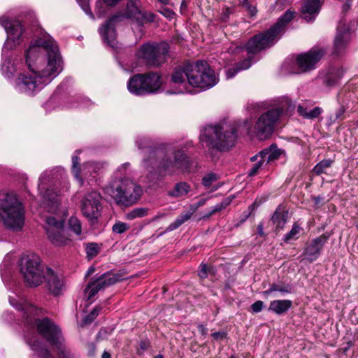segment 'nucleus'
<instances>
[{"label": "nucleus", "instance_id": "obj_57", "mask_svg": "<svg viewBox=\"0 0 358 358\" xmlns=\"http://www.w3.org/2000/svg\"><path fill=\"white\" fill-rule=\"evenodd\" d=\"M89 355L92 357L95 354L96 347L94 344L91 343L88 346Z\"/></svg>", "mask_w": 358, "mask_h": 358}, {"label": "nucleus", "instance_id": "obj_50", "mask_svg": "<svg viewBox=\"0 0 358 358\" xmlns=\"http://www.w3.org/2000/svg\"><path fill=\"white\" fill-rule=\"evenodd\" d=\"M12 23L13 22L6 16H1L0 17V24L3 27L6 31L9 28Z\"/></svg>", "mask_w": 358, "mask_h": 358}, {"label": "nucleus", "instance_id": "obj_39", "mask_svg": "<svg viewBox=\"0 0 358 358\" xmlns=\"http://www.w3.org/2000/svg\"><path fill=\"white\" fill-rule=\"evenodd\" d=\"M240 5L245 8L250 17H254L257 13L255 5H253L249 0H240Z\"/></svg>", "mask_w": 358, "mask_h": 358}, {"label": "nucleus", "instance_id": "obj_44", "mask_svg": "<svg viewBox=\"0 0 358 358\" xmlns=\"http://www.w3.org/2000/svg\"><path fill=\"white\" fill-rule=\"evenodd\" d=\"M72 172L75 177L78 179L80 178V168L78 166L80 163V158L78 156H73L72 157Z\"/></svg>", "mask_w": 358, "mask_h": 358}, {"label": "nucleus", "instance_id": "obj_8", "mask_svg": "<svg viewBox=\"0 0 358 358\" xmlns=\"http://www.w3.org/2000/svg\"><path fill=\"white\" fill-rule=\"evenodd\" d=\"M0 219L9 229H22L24 223V208L14 193L0 192Z\"/></svg>", "mask_w": 358, "mask_h": 358}, {"label": "nucleus", "instance_id": "obj_35", "mask_svg": "<svg viewBox=\"0 0 358 358\" xmlns=\"http://www.w3.org/2000/svg\"><path fill=\"white\" fill-rule=\"evenodd\" d=\"M148 209L146 208H136L126 214L127 220H134L137 217H143L148 215Z\"/></svg>", "mask_w": 358, "mask_h": 358}, {"label": "nucleus", "instance_id": "obj_2", "mask_svg": "<svg viewBox=\"0 0 358 358\" xmlns=\"http://www.w3.org/2000/svg\"><path fill=\"white\" fill-rule=\"evenodd\" d=\"M294 15L295 12L287 10L270 28L255 34L245 45H231L228 50L229 53L237 55L245 50L248 55L247 58L237 63L235 66L226 71L227 78H232L239 71L249 69L255 55L273 46L285 33L287 27L293 20Z\"/></svg>", "mask_w": 358, "mask_h": 358}, {"label": "nucleus", "instance_id": "obj_3", "mask_svg": "<svg viewBox=\"0 0 358 358\" xmlns=\"http://www.w3.org/2000/svg\"><path fill=\"white\" fill-rule=\"evenodd\" d=\"M139 150L148 149V157L143 159V166H157L158 168L173 173L176 169L182 171H193V162L182 149H176L173 144L162 143L152 147L150 139L141 137L136 141Z\"/></svg>", "mask_w": 358, "mask_h": 358}, {"label": "nucleus", "instance_id": "obj_26", "mask_svg": "<svg viewBox=\"0 0 358 358\" xmlns=\"http://www.w3.org/2000/svg\"><path fill=\"white\" fill-rule=\"evenodd\" d=\"M344 73L342 69H333L328 73L324 80V84L328 87H333L336 85L341 78Z\"/></svg>", "mask_w": 358, "mask_h": 358}, {"label": "nucleus", "instance_id": "obj_29", "mask_svg": "<svg viewBox=\"0 0 358 358\" xmlns=\"http://www.w3.org/2000/svg\"><path fill=\"white\" fill-rule=\"evenodd\" d=\"M6 33L9 35L12 39H19L23 33V28L20 21H14L10 25L9 28L6 30Z\"/></svg>", "mask_w": 358, "mask_h": 358}, {"label": "nucleus", "instance_id": "obj_21", "mask_svg": "<svg viewBox=\"0 0 358 358\" xmlns=\"http://www.w3.org/2000/svg\"><path fill=\"white\" fill-rule=\"evenodd\" d=\"M350 41V29L344 20H341L337 27L334 43V54L339 55L343 52Z\"/></svg>", "mask_w": 358, "mask_h": 358}, {"label": "nucleus", "instance_id": "obj_4", "mask_svg": "<svg viewBox=\"0 0 358 358\" xmlns=\"http://www.w3.org/2000/svg\"><path fill=\"white\" fill-rule=\"evenodd\" d=\"M217 83L214 71L206 61L187 62L173 69L171 83L175 90L170 94H183L189 92L188 85L203 90L209 89Z\"/></svg>", "mask_w": 358, "mask_h": 358}, {"label": "nucleus", "instance_id": "obj_7", "mask_svg": "<svg viewBox=\"0 0 358 358\" xmlns=\"http://www.w3.org/2000/svg\"><path fill=\"white\" fill-rule=\"evenodd\" d=\"M17 308L22 313V317L27 326L36 328L51 345H56L61 341H64L59 328L48 317L37 318L38 310L35 306L29 303L17 305Z\"/></svg>", "mask_w": 358, "mask_h": 358}, {"label": "nucleus", "instance_id": "obj_14", "mask_svg": "<svg viewBox=\"0 0 358 358\" xmlns=\"http://www.w3.org/2000/svg\"><path fill=\"white\" fill-rule=\"evenodd\" d=\"M64 220L54 216L45 219V229L50 241L56 246H64L71 242L68 231L64 229Z\"/></svg>", "mask_w": 358, "mask_h": 358}, {"label": "nucleus", "instance_id": "obj_28", "mask_svg": "<svg viewBox=\"0 0 358 358\" xmlns=\"http://www.w3.org/2000/svg\"><path fill=\"white\" fill-rule=\"evenodd\" d=\"M292 286L289 283H273L268 289L264 291L263 294L268 296L273 292H279L282 294H289L292 291Z\"/></svg>", "mask_w": 358, "mask_h": 358}, {"label": "nucleus", "instance_id": "obj_30", "mask_svg": "<svg viewBox=\"0 0 358 358\" xmlns=\"http://www.w3.org/2000/svg\"><path fill=\"white\" fill-rule=\"evenodd\" d=\"M192 213L191 212H187L185 214L180 215L176 219V220L173 222L169 225V227L166 229L164 232L171 231L178 229L183 223L189 220L190 217H192Z\"/></svg>", "mask_w": 358, "mask_h": 358}, {"label": "nucleus", "instance_id": "obj_55", "mask_svg": "<svg viewBox=\"0 0 358 358\" xmlns=\"http://www.w3.org/2000/svg\"><path fill=\"white\" fill-rule=\"evenodd\" d=\"M268 148L265 149L259 153V156L261 157V159H264V162L266 160L267 161V157L268 156Z\"/></svg>", "mask_w": 358, "mask_h": 358}, {"label": "nucleus", "instance_id": "obj_47", "mask_svg": "<svg viewBox=\"0 0 358 358\" xmlns=\"http://www.w3.org/2000/svg\"><path fill=\"white\" fill-rule=\"evenodd\" d=\"M263 164H264V159H260L256 164H255L253 165V166L252 167V169L250 170L249 176H255L258 173L260 168L262 166Z\"/></svg>", "mask_w": 358, "mask_h": 358}, {"label": "nucleus", "instance_id": "obj_42", "mask_svg": "<svg viewBox=\"0 0 358 358\" xmlns=\"http://www.w3.org/2000/svg\"><path fill=\"white\" fill-rule=\"evenodd\" d=\"M99 306L95 307L84 319L83 322L85 324L91 323L98 315L101 310Z\"/></svg>", "mask_w": 358, "mask_h": 358}, {"label": "nucleus", "instance_id": "obj_48", "mask_svg": "<svg viewBox=\"0 0 358 358\" xmlns=\"http://www.w3.org/2000/svg\"><path fill=\"white\" fill-rule=\"evenodd\" d=\"M159 12L164 17L169 19L173 18L175 15V13L172 10L164 6H162V8L159 10Z\"/></svg>", "mask_w": 358, "mask_h": 358}, {"label": "nucleus", "instance_id": "obj_34", "mask_svg": "<svg viewBox=\"0 0 358 358\" xmlns=\"http://www.w3.org/2000/svg\"><path fill=\"white\" fill-rule=\"evenodd\" d=\"M301 230V227L300 225L295 222L292 229L284 236L283 241L284 242L288 243L292 240H296L299 238V234Z\"/></svg>", "mask_w": 358, "mask_h": 358}, {"label": "nucleus", "instance_id": "obj_15", "mask_svg": "<svg viewBox=\"0 0 358 358\" xmlns=\"http://www.w3.org/2000/svg\"><path fill=\"white\" fill-rule=\"evenodd\" d=\"M52 176V171H44L39 178L38 188L43 199L44 207L48 212L55 213L60 205L59 196L53 188H49L46 184V181H49Z\"/></svg>", "mask_w": 358, "mask_h": 358}, {"label": "nucleus", "instance_id": "obj_41", "mask_svg": "<svg viewBox=\"0 0 358 358\" xmlns=\"http://www.w3.org/2000/svg\"><path fill=\"white\" fill-rule=\"evenodd\" d=\"M129 225L127 223L120 221L116 222L112 227V230L116 234H122L129 229Z\"/></svg>", "mask_w": 358, "mask_h": 358}, {"label": "nucleus", "instance_id": "obj_64", "mask_svg": "<svg viewBox=\"0 0 358 358\" xmlns=\"http://www.w3.org/2000/svg\"><path fill=\"white\" fill-rule=\"evenodd\" d=\"M94 271V268L93 267H90L89 269H88V271H87V275H90L91 273H92Z\"/></svg>", "mask_w": 358, "mask_h": 358}, {"label": "nucleus", "instance_id": "obj_45", "mask_svg": "<svg viewBox=\"0 0 358 358\" xmlns=\"http://www.w3.org/2000/svg\"><path fill=\"white\" fill-rule=\"evenodd\" d=\"M322 113V109L316 106L313 109L308 111V114L306 115V119L313 120L318 117Z\"/></svg>", "mask_w": 358, "mask_h": 358}, {"label": "nucleus", "instance_id": "obj_12", "mask_svg": "<svg viewBox=\"0 0 358 358\" xmlns=\"http://www.w3.org/2000/svg\"><path fill=\"white\" fill-rule=\"evenodd\" d=\"M161 77L157 72L138 73L129 78L127 89L130 93L143 96L157 92L161 87Z\"/></svg>", "mask_w": 358, "mask_h": 358}, {"label": "nucleus", "instance_id": "obj_61", "mask_svg": "<svg viewBox=\"0 0 358 358\" xmlns=\"http://www.w3.org/2000/svg\"><path fill=\"white\" fill-rule=\"evenodd\" d=\"M350 2H348L347 1L345 4L343 5V12H346L348 10V9L350 8Z\"/></svg>", "mask_w": 358, "mask_h": 358}, {"label": "nucleus", "instance_id": "obj_27", "mask_svg": "<svg viewBox=\"0 0 358 358\" xmlns=\"http://www.w3.org/2000/svg\"><path fill=\"white\" fill-rule=\"evenodd\" d=\"M190 185L185 182H180L175 185L174 188L169 192L172 197H181L185 196L190 191Z\"/></svg>", "mask_w": 358, "mask_h": 358}, {"label": "nucleus", "instance_id": "obj_63", "mask_svg": "<svg viewBox=\"0 0 358 358\" xmlns=\"http://www.w3.org/2000/svg\"><path fill=\"white\" fill-rule=\"evenodd\" d=\"M187 8V3L185 1H182L180 5V8Z\"/></svg>", "mask_w": 358, "mask_h": 358}, {"label": "nucleus", "instance_id": "obj_10", "mask_svg": "<svg viewBox=\"0 0 358 358\" xmlns=\"http://www.w3.org/2000/svg\"><path fill=\"white\" fill-rule=\"evenodd\" d=\"M169 52V45L166 42L147 43L140 47L137 55L147 67L157 68L166 62Z\"/></svg>", "mask_w": 358, "mask_h": 358}, {"label": "nucleus", "instance_id": "obj_1", "mask_svg": "<svg viewBox=\"0 0 358 358\" xmlns=\"http://www.w3.org/2000/svg\"><path fill=\"white\" fill-rule=\"evenodd\" d=\"M25 57L31 74L21 73L17 78V88L22 93L33 95L62 70L59 48L52 39L36 40L29 46Z\"/></svg>", "mask_w": 358, "mask_h": 358}, {"label": "nucleus", "instance_id": "obj_43", "mask_svg": "<svg viewBox=\"0 0 358 358\" xmlns=\"http://www.w3.org/2000/svg\"><path fill=\"white\" fill-rule=\"evenodd\" d=\"M217 179V175L213 173H208L206 175L202 178V184L207 187H209L213 182L216 181Z\"/></svg>", "mask_w": 358, "mask_h": 358}, {"label": "nucleus", "instance_id": "obj_51", "mask_svg": "<svg viewBox=\"0 0 358 358\" xmlns=\"http://www.w3.org/2000/svg\"><path fill=\"white\" fill-rule=\"evenodd\" d=\"M198 275L201 279H205L208 276V268L206 264H201L198 271Z\"/></svg>", "mask_w": 358, "mask_h": 358}, {"label": "nucleus", "instance_id": "obj_59", "mask_svg": "<svg viewBox=\"0 0 358 358\" xmlns=\"http://www.w3.org/2000/svg\"><path fill=\"white\" fill-rule=\"evenodd\" d=\"M206 199H204V198H202V199H200L197 203H196V208H199V207H201L202 206H203L206 202Z\"/></svg>", "mask_w": 358, "mask_h": 358}, {"label": "nucleus", "instance_id": "obj_17", "mask_svg": "<svg viewBox=\"0 0 358 358\" xmlns=\"http://www.w3.org/2000/svg\"><path fill=\"white\" fill-rule=\"evenodd\" d=\"M101 194L96 191L87 192L82 199L81 211L83 215L92 223L100 217Z\"/></svg>", "mask_w": 358, "mask_h": 358}, {"label": "nucleus", "instance_id": "obj_58", "mask_svg": "<svg viewBox=\"0 0 358 358\" xmlns=\"http://www.w3.org/2000/svg\"><path fill=\"white\" fill-rule=\"evenodd\" d=\"M199 331L201 333V334L205 335L207 334V329L203 324H199L198 326Z\"/></svg>", "mask_w": 358, "mask_h": 358}, {"label": "nucleus", "instance_id": "obj_24", "mask_svg": "<svg viewBox=\"0 0 358 358\" xmlns=\"http://www.w3.org/2000/svg\"><path fill=\"white\" fill-rule=\"evenodd\" d=\"M288 218V211L285 208L279 205L275 210L271 220L275 225V231L283 229Z\"/></svg>", "mask_w": 358, "mask_h": 358}, {"label": "nucleus", "instance_id": "obj_46", "mask_svg": "<svg viewBox=\"0 0 358 358\" xmlns=\"http://www.w3.org/2000/svg\"><path fill=\"white\" fill-rule=\"evenodd\" d=\"M264 308V303L262 301H257L250 306V310L252 313L261 312Z\"/></svg>", "mask_w": 358, "mask_h": 358}, {"label": "nucleus", "instance_id": "obj_22", "mask_svg": "<svg viewBox=\"0 0 358 358\" xmlns=\"http://www.w3.org/2000/svg\"><path fill=\"white\" fill-rule=\"evenodd\" d=\"M321 2L320 0H304L301 8V17L308 22H313L318 15Z\"/></svg>", "mask_w": 358, "mask_h": 358}, {"label": "nucleus", "instance_id": "obj_53", "mask_svg": "<svg viewBox=\"0 0 358 358\" xmlns=\"http://www.w3.org/2000/svg\"><path fill=\"white\" fill-rule=\"evenodd\" d=\"M211 336L215 340H223L227 337V333L224 331H217L213 333Z\"/></svg>", "mask_w": 358, "mask_h": 358}, {"label": "nucleus", "instance_id": "obj_52", "mask_svg": "<svg viewBox=\"0 0 358 358\" xmlns=\"http://www.w3.org/2000/svg\"><path fill=\"white\" fill-rule=\"evenodd\" d=\"M81 6L84 11L89 15L92 18H94L93 13L91 12L89 6L88 1L87 0H83L81 3Z\"/></svg>", "mask_w": 358, "mask_h": 358}, {"label": "nucleus", "instance_id": "obj_11", "mask_svg": "<svg viewBox=\"0 0 358 358\" xmlns=\"http://www.w3.org/2000/svg\"><path fill=\"white\" fill-rule=\"evenodd\" d=\"M109 191L116 203L124 206H129L136 203L142 194L141 187L128 178L115 182Z\"/></svg>", "mask_w": 358, "mask_h": 358}, {"label": "nucleus", "instance_id": "obj_36", "mask_svg": "<svg viewBox=\"0 0 358 358\" xmlns=\"http://www.w3.org/2000/svg\"><path fill=\"white\" fill-rule=\"evenodd\" d=\"M345 108L343 106H341L334 113L331 115L329 117V124H332L337 121H341L345 119Z\"/></svg>", "mask_w": 358, "mask_h": 358}, {"label": "nucleus", "instance_id": "obj_13", "mask_svg": "<svg viewBox=\"0 0 358 358\" xmlns=\"http://www.w3.org/2000/svg\"><path fill=\"white\" fill-rule=\"evenodd\" d=\"M283 111L284 106H281L271 108L259 117L255 124V132L259 139H266L272 134Z\"/></svg>", "mask_w": 358, "mask_h": 358}, {"label": "nucleus", "instance_id": "obj_16", "mask_svg": "<svg viewBox=\"0 0 358 358\" xmlns=\"http://www.w3.org/2000/svg\"><path fill=\"white\" fill-rule=\"evenodd\" d=\"M120 280V275L111 272H106L96 279H90L85 289L87 299L92 300L99 291L103 290Z\"/></svg>", "mask_w": 358, "mask_h": 358}, {"label": "nucleus", "instance_id": "obj_31", "mask_svg": "<svg viewBox=\"0 0 358 358\" xmlns=\"http://www.w3.org/2000/svg\"><path fill=\"white\" fill-rule=\"evenodd\" d=\"M231 198H225L221 203H217L215 206L212 207L210 210L207 214L203 216V218L208 219L211 215L215 214L216 213L220 211L222 209H224L231 203Z\"/></svg>", "mask_w": 358, "mask_h": 358}, {"label": "nucleus", "instance_id": "obj_5", "mask_svg": "<svg viewBox=\"0 0 358 358\" xmlns=\"http://www.w3.org/2000/svg\"><path fill=\"white\" fill-rule=\"evenodd\" d=\"M155 17L153 13H147L143 9L140 0H128L123 13L111 16L99 28V32L104 43L113 48H116L117 43L115 27L124 18L131 20L138 27H143L145 23L152 22Z\"/></svg>", "mask_w": 358, "mask_h": 358}, {"label": "nucleus", "instance_id": "obj_25", "mask_svg": "<svg viewBox=\"0 0 358 358\" xmlns=\"http://www.w3.org/2000/svg\"><path fill=\"white\" fill-rule=\"evenodd\" d=\"M292 301L291 300L277 299L270 303L268 310L281 315L285 314L292 307Z\"/></svg>", "mask_w": 358, "mask_h": 358}, {"label": "nucleus", "instance_id": "obj_20", "mask_svg": "<svg viewBox=\"0 0 358 358\" xmlns=\"http://www.w3.org/2000/svg\"><path fill=\"white\" fill-rule=\"evenodd\" d=\"M43 282H45V287L53 296H58L62 294L64 289V278L55 273L51 268H46Z\"/></svg>", "mask_w": 358, "mask_h": 358}, {"label": "nucleus", "instance_id": "obj_23", "mask_svg": "<svg viewBox=\"0 0 358 358\" xmlns=\"http://www.w3.org/2000/svg\"><path fill=\"white\" fill-rule=\"evenodd\" d=\"M27 344L32 350L35 351L39 358H53L50 351L37 338H30L28 334L24 335Z\"/></svg>", "mask_w": 358, "mask_h": 358}, {"label": "nucleus", "instance_id": "obj_38", "mask_svg": "<svg viewBox=\"0 0 358 358\" xmlns=\"http://www.w3.org/2000/svg\"><path fill=\"white\" fill-rule=\"evenodd\" d=\"M69 227L76 235H80L82 227L80 221L76 217H71L69 220Z\"/></svg>", "mask_w": 358, "mask_h": 358}, {"label": "nucleus", "instance_id": "obj_33", "mask_svg": "<svg viewBox=\"0 0 358 358\" xmlns=\"http://www.w3.org/2000/svg\"><path fill=\"white\" fill-rule=\"evenodd\" d=\"M58 352L59 358H77V357L68 349L64 344V341H61L55 345Z\"/></svg>", "mask_w": 358, "mask_h": 358}, {"label": "nucleus", "instance_id": "obj_60", "mask_svg": "<svg viewBox=\"0 0 358 358\" xmlns=\"http://www.w3.org/2000/svg\"><path fill=\"white\" fill-rule=\"evenodd\" d=\"M250 215V212L245 214L243 217L241 219V220L239 221V222L238 223V226L240 225L241 224H243L248 217Z\"/></svg>", "mask_w": 358, "mask_h": 358}, {"label": "nucleus", "instance_id": "obj_9", "mask_svg": "<svg viewBox=\"0 0 358 358\" xmlns=\"http://www.w3.org/2000/svg\"><path fill=\"white\" fill-rule=\"evenodd\" d=\"M19 268L27 287H37L43 282L47 267L38 255L34 253L23 255L19 261Z\"/></svg>", "mask_w": 358, "mask_h": 358}, {"label": "nucleus", "instance_id": "obj_62", "mask_svg": "<svg viewBox=\"0 0 358 358\" xmlns=\"http://www.w3.org/2000/svg\"><path fill=\"white\" fill-rule=\"evenodd\" d=\"M102 358H110V354L106 351H104L101 356Z\"/></svg>", "mask_w": 358, "mask_h": 358}, {"label": "nucleus", "instance_id": "obj_32", "mask_svg": "<svg viewBox=\"0 0 358 358\" xmlns=\"http://www.w3.org/2000/svg\"><path fill=\"white\" fill-rule=\"evenodd\" d=\"M334 161L331 159H325L317 163L313 169V171L317 176L326 173L327 169L331 166Z\"/></svg>", "mask_w": 358, "mask_h": 358}, {"label": "nucleus", "instance_id": "obj_54", "mask_svg": "<svg viewBox=\"0 0 358 358\" xmlns=\"http://www.w3.org/2000/svg\"><path fill=\"white\" fill-rule=\"evenodd\" d=\"M297 112L301 116H302L304 118H306V115L308 113V109L306 108L303 107L302 106H299L297 107Z\"/></svg>", "mask_w": 358, "mask_h": 358}, {"label": "nucleus", "instance_id": "obj_37", "mask_svg": "<svg viewBox=\"0 0 358 358\" xmlns=\"http://www.w3.org/2000/svg\"><path fill=\"white\" fill-rule=\"evenodd\" d=\"M268 156L267 157V163L272 162L278 159L282 153V150L277 148L275 144L268 148Z\"/></svg>", "mask_w": 358, "mask_h": 358}, {"label": "nucleus", "instance_id": "obj_19", "mask_svg": "<svg viewBox=\"0 0 358 358\" xmlns=\"http://www.w3.org/2000/svg\"><path fill=\"white\" fill-rule=\"evenodd\" d=\"M330 236L329 233L326 232L306 243L303 252L305 259L310 262L317 260L322 254L324 245Z\"/></svg>", "mask_w": 358, "mask_h": 358}, {"label": "nucleus", "instance_id": "obj_56", "mask_svg": "<svg viewBox=\"0 0 358 358\" xmlns=\"http://www.w3.org/2000/svg\"><path fill=\"white\" fill-rule=\"evenodd\" d=\"M257 231H258V234L262 236V237H264L266 235L264 232V226H263V224L262 223H260L258 224L257 226Z\"/></svg>", "mask_w": 358, "mask_h": 358}, {"label": "nucleus", "instance_id": "obj_18", "mask_svg": "<svg viewBox=\"0 0 358 358\" xmlns=\"http://www.w3.org/2000/svg\"><path fill=\"white\" fill-rule=\"evenodd\" d=\"M324 48H312L307 52L299 55L296 58V64L301 72L305 73L316 68L317 64L325 55Z\"/></svg>", "mask_w": 358, "mask_h": 358}, {"label": "nucleus", "instance_id": "obj_40", "mask_svg": "<svg viewBox=\"0 0 358 358\" xmlns=\"http://www.w3.org/2000/svg\"><path fill=\"white\" fill-rule=\"evenodd\" d=\"M99 252L98 244L96 243H90L86 247V253L89 259L96 257Z\"/></svg>", "mask_w": 358, "mask_h": 358}, {"label": "nucleus", "instance_id": "obj_49", "mask_svg": "<svg viewBox=\"0 0 358 358\" xmlns=\"http://www.w3.org/2000/svg\"><path fill=\"white\" fill-rule=\"evenodd\" d=\"M232 13L231 10L229 8H226L222 10V13L220 16V20L222 22H227L229 20V17Z\"/></svg>", "mask_w": 358, "mask_h": 358}, {"label": "nucleus", "instance_id": "obj_6", "mask_svg": "<svg viewBox=\"0 0 358 358\" xmlns=\"http://www.w3.org/2000/svg\"><path fill=\"white\" fill-rule=\"evenodd\" d=\"M237 139V127L235 123L225 120L203 127L200 140L209 150L227 151L234 146Z\"/></svg>", "mask_w": 358, "mask_h": 358}]
</instances>
